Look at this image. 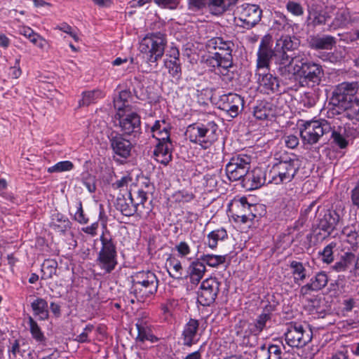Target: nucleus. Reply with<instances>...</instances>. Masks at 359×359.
<instances>
[{
    "mask_svg": "<svg viewBox=\"0 0 359 359\" xmlns=\"http://www.w3.org/2000/svg\"><path fill=\"white\" fill-rule=\"evenodd\" d=\"M297 46L296 40L285 35L277 39L274 49L272 48V37L269 34L264 35L259 43L257 53L256 76L260 87L263 88L266 93L275 92L279 87L277 77L269 72L270 62L273 58L277 65V71L279 73L280 63L283 62L282 56L285 55V51L294 50Z\"/></svg>",
    "mask_w": 359,
    "mask_h": 359,
    "instance_id": "f257e3e1",
    "label": "nucleus"
},
{
    "mask_svg": "<svg viewBox=\"0 0 359 359\" xmlns=\"http://www.w3.org/2000/svg\"><path fill=\"white\" fill-rule=\"evenodd\" d=\"M285 51V55L282 56L283 63L280 62L279 74L286 79H291L295 75L304 79L306 83L313 85L319 84L323 76L322 67L313 62L308 61L306 55L304 53H298L294 57H290Z\"/></svg>",
    "mask_w": 359,
    "mask_h": 359,
    "instance_id": "f03ea898",
    "label": "nucleus"
},
{
    "mask_svg": "<svg viewBox=\"0 0 359 359\" xmlns=\"http://www.w3.org/2000/svg\"><path fill=\"white\" fill-rule=\"evenodd\" d=\"M273 159L274 163L269 172V182L274 184L291 182L300 168L299 158L284 151L276 153Z\"/></svg>",
    "mask_w": 359,
    "mask_h": 359,
    "instance_id": "7ed1b4c3",
    "label": "nucleus"
},
{
    "mask_svg": "<svg viewBox=\"0 0 359 359\" xmlns=\"http://www.w3.org/2000/svg\"><path fill=\"white\" fill-rule=\"evenodd\" d=\"M217 125L212 121L204 123H196L188 126L186 135L191 142L207 149L217 140Z\"/></svg>",
    "mask_w": 359,
    "mask_h": 359,
    "instance_id": "20e7f679",
    "label": "nucleus"
},
{
    "mask_svg": "<svg viewBox=\"0 0 359 359\" xmlns=\"http://www.w3.org/2000/svg\"><path fill=\"white\" fill-rule=\"evenodd\" d=\"M132 100L130 93L122 90L118 98L114 100V107L118 109L116 118L118 119L119 126L126 135H131L135 130V112L133 111L129 101Z\"/></svg>",
    "mask_w": 359,
    "mask_h": 359,
    "instance_id": "39448f33",
    "label": "nucleus"
},
{
    "mask_svg": "<svg viewBox=\"0 0 359 359\" xmlns=\"http://www.w3.org/2000/svg\"><path fill=\"white\" fill-rule=\"evenodd\" d=\"M300 136L304 144H314L324 135L332 131L330 123L325 119L304 122L300 127Z\"/></svg>",
    "mask_w": 359,
    "mask_h": 359,
    "instance_id": "423d86ee",
    "label": "nucleus"
},
{
    "mask_svg": "<svg viewBox=\"0 0 359 359\" xmlns=\"http://www.w3.org/2000/svg\"><path fill=\"white\" fill-rule=\"evenodd\" d=\"M165 43L164 36L158 33L142 39L139 49L142 54L146 55L147 62H155L163 56Z\"/></svg>",
    "mask_w": 359,
    "mask_h": 359,
    "instance_id": "0eeeda50",
    "label": "nucleus"
},
{
    "mask_svg": "<svg viewBox=\"0 0 359 359\" xmlns=\"http://www.w3.org/2000/svg\"><path fill=\"white\" fill-rule=\"evenodd\" d=\"M285 338L288 346L299 348L305 346L311 341L313 332L308 326L291 323L287 326Z\"/></svg>",
    "mask_w": 359,
    "mask_h": 359,
    "instance_id": "6e6552de",
    "label": "nucleus"
},
{
    "mask_svg": "<svg viewBox=\"0 0 359 359\" xmlns=\"http://www.w3.org/2000/svg\"><path fill=\"white\" fill-rule=\"evenodd\" d=\"M102 248L98 254L97 264L106 273H110L117 264L116 246L112 239L104 233L100 236Z\"/></svg>",
    "mask_w": 359,
    "mask_h": 359,
    "instance_id": "1a4fd4ad",
    "label": "nucleus"
},
{
    "mask_svg": "<svg viewBox=\"0 0 359 359\" xmlns=\"http://www.w3.org/2000/svg\"><path fill=\"white\" fill-rule=\"evenodd\" d=\"M250 156L246 154H238L231 158L226 165L225 171L231 181L244 180L250 168Z\"/></svg>",
    "mask_w": 359,
    "mask_h": 359,
    "instance_id": "9d476101",
    "label": "nucleus"
},
{
    "mask_svg": "<svg viewBox=\"0 0 359 359\" xmlns=\"http://www.w3.org/2000/svg\"><path fill=\"white\" fill-rule=\"evenodd\" d=\"M358 90V82H343L339 84L333 92L332 100L334 104L339 107L348 104L349 102L358 99L355 97Z\"/></svg>",
    "mask_w": 359,
    "mask_h": 359,
    "instance_id": "9b49d317",
    "label": "nucleus"
},
{
    "mask_svg": "<svg viewBox=\"0 0 359 359\" xmlns=\"http://www.w3.org/2000/svg\"><path fill=\"white\" fill-rule=\"evenodd\" d=\"M219 282L215 278L203 280L197 292V301L203 306H208L215 302L219 290Z\"/></svg>",
    "mask_w": 359,
    "mask_h": 359,
    "instance_id": "f8f14e48",
    "label": "nucleus"
},
{
    "mask_svg": "<svg viewBox=\"0 0 359 359\" xmlns=\"http://www.w3.org/2000/svg\"><path fill=\"white\" fill-rule=\"evenodd\" d=\"M238 13L239 20L243 23L242 26L249 29L261 20L262 11L257 5L244 4L238 8Z\"/></svg>",
    "mask_w": 359,
    "mask_h": 359,
    "instance_id": "ddd939ff",
    "label": "nucleus"
},
{
    "mask_svg": "<svg viewBox=\"0 0 359 359\" xmlns=\"http://www.w3.org/2000/svg\"><path fill=\"white\" fill-rule=\"evenodd\" d=\"M219 108L226 111L231 117H236L244 106L243 98L236 93H229L220 97Z\"/></svg>",
    "mask_w": 359,
    "mask_h": 359,
    "instance_id": "4468645a",
    "label": "nucleus"
},
{
    "mask_svg": "<svg viewBox=\"0 0 359 359\" xmlns=\"http://www.w3.org/2000/svg\"><path fill=\"white\" fill-rule=\"evenodd\" d=\"M137 336L136 337V347L140 346L146 341L154 343L158 338L154 334L151 325L147 320H139L136 323Z\"/></svg>",
    "mask_w": 359,
    "mask_h": 359,
    "instance_id": "2eb2a0df",
    "label": "nucleus"
},
{
    "mask_svg": "<svg viewBox=\"0 0 359 359\" xmlns=\"http://www.w3.org/2000/svg\"><path fill=\"white\" fill-rule=\"evenodd\" d=\"M206 47L209 50H217L215 53L223 55V56L228 55L233 59L232 51L234 43L231 41L224 40L221 37H214L207 41Z\"/></svg>",
    "mask_w": 359,
    "mask_h": 359,
    "instance_id": "dca6fc26",
    "label": "nucleus"
},
{
    "mask_svg": "<svg viewBox=\"0 0 359 359\" xmlns=\"http://www.w3.org/2000/svg\"><path fill=\"white\" fill-rule=\"evenodd\" d=\"M355 21V18H352L350 12L347 9L341 8L336 12L332 22L328 25V30L345 28Z\"/></svg>",
    "mask_w": 359,
    "mask_h": 359,
    "instance_id": "f3484780",
    "label": "nucleus"
},
{
    "mask_svg": "<svg viewBox=\"0 0 359 359\" xmlns=\"http://www.w3.org/2000/svg\"><path fill=\"white\" fill-rule=\"evenodd\" d=\"M207 62L212 67H217L222 74H226L229 68L233 66V60L228 55L223 56V55L215 53L214 56L207 60Z\"/></svg>",
    "mask_w": 359,
    "mask_h": 359,
    "instance_id": "a211bd4d",
    "label": "nucleus"
},
{
    "mask_svg": "<svg viewBox=\"0 0 359 359\" xmlns=\"http://www.w3.org/2000/svg\"><path fill=\"white\" fill-rule=\"evenodd\" d=\"M271 319L269 313H263L260 314L253 323H247L246 322H241L240 326L248 327L249 334L254 336L259 334L266 327V323Z\"/></svg>",
    "mask_w": 359,
    "mask_h": 359,
    "instance_id": "6ab92c4d",
    "label": "nucleus"
},
{
    "mask_svg": "<svg viewBox=\"0 0 359 359\" xmlns=\"http://www.w3.org/2000/svg\"><path fill=\"white\" fill-rule=\"evenodd\" d=\"M72 223L69 219L60 212H55L51 216L49 226L55 232L65 234L71 229Z\"/></svg>",
    "mask_w": 359,
    "mask_h": 359,
    "instance_id": "aec40b11",
    "label": "nucleus"
},
{
    "mask_svg": "<svg viewBox=\"0 0 359 359\" xmlns=\"http://www.w3.org/2000/svg\"><path fill=\"white\" fill-rule=\"evenodd\" d=\"M238 0H208L207 8L214 15H219L236 4Z\"/></svg>",
    "mask_w": 359,
    "mask_h": 359,
    "instance_id": "412c9836",
    "label": "nucleus"
},
{
    "mask_svg": "<svg viewBox=\"0 0 359 359\" xmlns=\"http://www.w3.org/2000/svg\"><path fill=\"white\" fill-rule=\"evenodd\" d=\"M309 46L316 50H331L336 44V39L330 35L323 36H312L309 41Z\"/></svg>",
    "mask_w": 359,
    "mask_h": 359,
    "instance_id": "4be33fe9",
    "label": "nucleus"
},
{
    "mask_svg": "<svg viewBox=\"0 0 359 359\" xmlns=\"http://www.w3.org/2000/svg\"><path fill=\"white\" fill-rule=\"evenodd\" d=\"M339 216L334 212H327L319 220L318 228L330 234L336 227Z\"/></svg>",
    "mask_w": 359,
    "mask_h": 359,
    "instance_id": "5701e85b",
    "label": "nucleus"
},
{
    "mask_svg": "<svg viewBox=\"0 0 359 359\" xmlns=\"http://www.w3.org/2000/svg\"><path fill=\"white\" fill-rule=\"evenodd\" d=\"M198 326L199 323L195 319H190L186 324L183 331L184 345L191 346L197 341L196 338L197 337Z\"/></svg>",
    "mask_w": 359,
    "mask_h": 359,
    "instance_id": "b1692460",
    "label": "nucleus"
},
{
    "mask_svg": "<svg viewBox=\"0 0 359 359\" xmlns=\"http://www.w3.org/2000/svg\"><path fill=\"white\" fill-rule=\"evenodd\" d=\"M147 280V285H137V294H136V300L144 303L156 290L158 283H154V279Z\"/></svg>",
    "mask_w": 359,
    "mask_h": 359,
    "instance_id": "393cba45",
    "label": "nucleus"
},
{
    "mask_svg": "<svg viewBox=\"0 0 359 359\" xmlns=\"http://www.w3.org/2000/svg\"><path fill=\"white\" fill-rule=\"evenodd\" d=\"M171 144L165 143H158L154 151V155L156 160L163 165H167L172 159L170 151Z\"/></svg>",
    "mask_w": 359,
    "mask_h": 359,
    "instance_id": "a878e982",
    "label": "nucleus"
},
{
    "mask_svg": "<svg viewBox=\"0 0 359 359\" xmlns=\"http://www.w3.org/2000/svg\"><path fill=\"white\" fill-rule=\"evenodd\" d=\"M205 271V264L199 259L193 262L189 267L191 282L194 284H198L203 277Z\"/></svg>",
    "mask_w": 359,
    "mask_h": 359,
    "instance_id": "bb28decb",
    "label": "nucleus"
},
{
    "mask_svg": "<svg viewBox=\"0 0 359 359\" xmlns=\"http://www.w3.org/2000/svg\"><path fill=\"white\" fill-rule=\"evenodd\" d=\"M34 314L39 316V320H44L48 318V302L42 298H36L31 304Z\"/></svg>",
    "mask_w": 359,
    "mask_h": 359,
    "instance_id": "cd10ccee",
    "label": "nucleus"
},
{
    "mask_svg": "<svg viewBox=\"0 0 359 359\" xmlns=\"http://www.w3.org/2000/svg\"><path fill=\"white\" fill-rule=\"evenodd\" d=\"M354 260L355 255L353 253L346 252L341 257L339 260L332 266V268L337 272L345 271L349 269Z\"/></svg>",
    "mask_w": 359,
    "mask_h": 359,
    "instance_id": "c85d7f7f",
    "label": "nucleus"
},
{
    "mask_svg": "<svg viewBox=\"0 0 359 359\" xmlns=\"http://www.w3.org/2000/svg\"><path fill=\"white\" fill-rule=\"evenodd\" d=\"M57 262L53 259H45L41 265V278L44 280L50 279L56 275Z\"/></svg>",
    "mask_w": 359,
    "mask_h": 359,
    "instance_id": "c756f323",
    "label": "nucleus"
},
{
    "mask_svg": "<svg viewBox=\"0 0 359 359\" xmlns=\"http://www.w3.org/2000/svg\"><path fill=\"white\" fill-rule=\"evenodd\" d=\"M28 325L32 338L39 344H45L46 338L37 323L32 316L28 317Z\"/></svg>",
    "mask_w": 359,
    "mask_h": 359,
    "instance_id": "7c9ffc66",
    "label": "nucleus"
},
{
    "mask_svg": "<svg viewBox=\"0 0 359 359\" xmlns=\"http://www.w3.org/2000/svg\"><path fill=\"white\" fill-rule=\"evenodd\" d=\"M111 146L114 152L122 157L126 158L130 154V143L128 140L123 139L114 140Z\"/></svg>",
    "mask_w": 359,
    "mask_h": 359,
    "instance_id": "2f4dec72",
    "label": "nucleus"
},
{
    "mask_svg": "<svg viewBox=\"0 0 359 359\" xmlns=\"http://www.w3.org/2000/svg\"><path fill=\"white\" fill-rule=\"evenodd\" d=\"M340 107L343 108L346 112V116L352 121H359V98L348 103L344 104Z\"/></svg>",
    "mask_w": 359,
    "mask_h": 359,
    "instance_id": "473e14b6",
    "label": "nucleus"
},
{
    "mask_svg": "<svg viewBox=\"0 0 359 359\" xmlns=\"http://www.w3.org/2000/svg\"><path fill=\"white\" fill-rule=\"evenodd\" d=\"M227 237V233L224 229H219L211 231L208 235V245L214 249L217 247L219 241H224Z\"/></svg>",
    "mask_w": 359,
    "mask_h": 359,
    "instance_id": "72a5a7b5",
    "label": "nucleus"
},
{
    "mask_svg": "<svg viewBox=\"0 0 359 359\" xmlns=\"http://www.w3.org/2000/svg\"><path fill=\"white\" fill-rule=\"evenodd\" d=\"M103 97V93L100 90H93L83 93L82 99L79 101L80 105L88 106L95 103L98 99Z\"/></svg>",
    "mask_w": 359,
    "mask_h": 359,
    "instance_id": "f704fd0d",
    "label": "nucleus"
},
{
    "mask_svg": "<svg viewBox=\"0 0 359 359\" xmlns=\"http://www.w3.org/2000/svg\"><path fill=\"white\" fill-rule=\"evenodd\" d=\"M199 260L202 261L203 264L205 263L211 267H217L219 265L225 262L226 255L207 254L201 256Z\"/></svg>",
    "mask_w": 359,
    "mask_h": 359,
    "instance_id": "c9c22d12",
    "label": "nucleus"
},
{
    "mask_svg": "<svg viewBox=\"0 0 359 359\" xmlns=\"http://www.w3.org/2000/svg\"><path fill=\"white\" fill-rule=\"evenodd\" d=\"M290 266L292 269V274L294 276L295 283H297L299 280L303 281L306 278V271L302 263L297 261H292Z\"/></svg>",
    "mask_w": 359,
    "mask_h": 359,
    "instance_id": "e433bc0d",
    "label": "nucleus"
},
{
    "mask_svg": "<svg viewBox=\"0 0 359 359\" xmlns=\"http://www.w3.org/2000/svg\"><path fill=\"white\" fill-rule=\"evenodd\" d=\"M8 351L12 359H26V355H29L18 340L14 341Z\"/></svg>",
    "mask_w": 359,
    "mask_h": 359,
    "instance_id": "4c0bfd02",
    "label": "nucleus"
},
{
    "mask_svg": "<svg viewBox=\"0 0 359 359\" xmlns=\"http://www.w3.org/2000/svg\"><path fill=\"white\" fill-rule=\"evenodd\" d=\"M328 282V278L325 272L318 273L314 278L310 280V284L313 287V290L318 291L325 287Z\"/></svg>",
    "mask_w": 359,
    "mask_h": 359,
    "instance_id": "58836bf2",
    "label": "nucleus"
},
{
    "mask_svg": "<svg viewBox=\"0 0 359 359\" xmlns=\"http://www.w3.org/2000/svg\"><path fill=\"white\" fill-rule=\"evenodd\" d=\"M128 198L131 205L126 203L124 200H120L118 203L121 212L125 217H130L135 214V205H133V198L131 191L128 192Z\"/></svg>",
    "mask_w": 359,
    "mask_h": 359,
    "instance_id": "ea45409f",
    "label": "nucleus"
},
{
    "mask_svg": "<svg viewBox=\"0 0 359 359\" xmlns=\"http://www.w3.org/2000/svg\"><path fill=\"white\" fill-rule=\"evenodd\" d=\"M151 278L154 279V283H158L156 275L150 271H142L136 273V294H137V285H147V280H151Z\"/></svg>",
    "mask_w": 359,
    "mask_h": 359,
    "instance_id": "a19ab883",
    "label": "nucleus"
},
{
    "mask_svg": "<svg viewBox=\"0 0 359 359\" xmlns=\"http://www.w3.org/2000/svg\"><path fill=\"white\" fill-rule=\"evenodd\" d=\"M337 247V243L332 242L326 245L323 250L319 252L321 260L326 264H330L334 261V250Z\"/></svg>",
    "mask_w": 359,
    "mask_h": 359,
    "instance_id": "79ce46f5",
    "label": "nucleus"
},
{
    "mask_svg": "<svg viewBox=\"0 0 359 359\" xmlns=\"http://www.w3.org/2000/svg\"><path fill=\"white\" fill-rule=\"evenodd\" d=\"M330 18V16L325 11L320 13L314 12L311 13L309 16V19L311 20V23L314 26L324 25Z\"/></svg>",
    "mask_w": 359,
    "mask_h": 359,
    "instance_id": "37998d69",
    "label": "nucleus"
},
{
    "mask_svg": "<svg viewBox=\"0 0 359 359\" xmlns=\"http://www.w3.org/2000/svg\"><path fill=\"white\" fill-rule=\"evenodd\" d=\"M165 66L168 69V72L174 77H179L181 73V67L179 60L166 59Z\"/></svg>",
    "mask_w": 359,
    "mask_h": 359,
    "instance_id": "c03bdc74",
    "label": "nucleus"
},
{
    "mask_svg": "<svg viewBox=\"0 0 359 359\" xmlns=\"http://www.w3.org/2000/svg\"><path fill=\"white\" fill-rule=\"evenodd\" d=\"M74 167L73 163L69 161H60L55 165L48 168V172H59L71 170Z\"/></svg>",
    "mask_w": 359,
    "mask_h": 359,
    "instance_id": "a18cd8bd",
    "label": "nucleus"
},
{
    "mask_svg": "<svg viewBox=\"0 0 359 359\" xmlns=\"http://www.w3.org/2000/svg\"><path fill=\"white\" fill-rule=\"evenodd\" d=\"M94 330V325L88 324L83 329V332L76 336L75 340L79 343H88L90 341L89 334Z\"/></svg>",
    "mask_w": 359,
    "mask_h": 359,
    "instance_id": "49530a36",
    "label": "nucleus"
},
{
    "mask_svg": "<svg viewBox=\"0 0 359 359\" xmlns=\"http://www.w3.org/2000/svg\"><path fill=\"white\" fill-rule=\"evenodd\" d=\"M286 8L289 13L295 16H301L304 14V8L302 5L293 1H289L287 3Z\"/></svg>",
    "mask_w": 359,
    "mask_h": 359,
    "instance_id": "de8ad7c7",
    "label": "nucleus"
},
{
    "mask_svg": "<svg viewBox=\"0 0 359 359\" xmlns=\"http://www.w3.org/2000/svg\"><path fill=\"white\" fill-rule=\"evenodd\" d=\"M170 266L172 267V272L169 271L170 275L175 278H182V267L181 263L175 259H170Z\"/></svg>",
    "mask_w": 359,
    "mask_h": 359,
    "instance_id": "09e8293b",
    "label": "nucleus"
},
{
    "mask_svg": "<svg viewBox=\"0 0 359 359\" xmlns=\"http://www.w3.org/2000/svg\"><path fill=\"white\" fill-rule=\"evenodd\" d=\"M76 207V212L74 213V219L81 224H87L88 222V218L84 215L81 201H78Z\"/></svg>",
    "mask_w": 359,
    "mask_h": 359,
    "instance_id": "8fccbe9b",
    "label": "nucleus"
},
{
    "mask_svg": "<svg viewBox=\"0 0 359 359\" xmlns=\"http://www.w3.org/2000/svg\"><path fill=\"white\" fill-rule=\"evenodd\" d=\"M245 181H248V182L252 181V184L250 186V189H257L264 183V182L262 181V177H258V176L256 177L255 175V173H249V172L243 180V182H245Z\"/></svg>",
    "mask_w": 359,
    "mask_h": 359,
    "instance_id": "3c124183",
    "label": "nucleus"
},
{
    "mask_svg": "<svg viewBox=\"0 0 359 359\" xmlns=\"http://www.w3.org/2000/svg\"><path fill=\"white\" fill-rule=\"evenodd\" d=\"M21 56L18 55L15 60L13 66L10 68V75L13 79H18L22 74V70L20 67Z\"/></svg>",
    "mask_w": 359,
    "mask_h": 359,
    "instance_id": "603ef678",
    "label": "nucleus"
},
{
    "mask_svg": "<svg viewBox=\"0 0 359 359\" xmlns=\"http://www.w3.org/2000/svg\"><path fill=\"white\" fill-rule=\"evenodd\" d=\"M158 140V143H165L171 144L170 142V135L169 132L166 129V128H163L162 130H159L156 133V137H154Z\"/></svg>",
    "mask_w": 359,
    "mask_h": 359,
    "instance_id": "864d4df0",
    "label": "nucleus"
},
{
    "mask_svg": "<svg viewBox=\"0 0 359 359\" xmlns=\"http://www.w3.org/2000/svg\"><path fill=\"white\" fill-rule=\"evenodd\" d=\"M177 251L181 257H187L191 252V249L187 243L181 241L175 246Z\"/></svg>",
    "mask_w": 359,
    "mask_h": 359,
    "instance_id": "5fc2aeb1",
    "label": "nucleus"
},
{
    "mask_svg": "<svg viewBox=\"0 0 359 359\" xmlns=\"http://www.w3.org/2000/svg\"><path fill=\"white\" fill-rule=\"evenodd\" d=\"M270 359H281L282 351L279 346L271 344L268 346Z\"/></svg>",
    "mask_w": 359,
    "mask_h": 359,
    "instance_id": "6e6d98bb",
    "label": "nucleus"
},
{
    "mask_svg": "<svg viewBox=\"0 0 359 359\" xmlns=\"http://www.w3.org/2000/svg\"><path fill=\"white\" fill-rule=\"evenodd\" d=\"M206 5L205 0H189V8L192 11H198Z\"/></svg>",
    "mask_w": 359,
    "mask_h": 359,
    "instance_id": "4d7b16f0",
    "label": "nucleus"
},
{
    "mask_svg": "<svg viewBox=\"0 0 359 359\" xmlns=\"http://www.w3.org/2000/svg\"><path fill=\"white\" fill-rule=\"evenodd\" d=\"M285 145L290 149H294L299 144V138L297 135H290L284 137Z\"/></svg>",
    "mask_w": 359,
    "mask_h": 359,
    "instance_id": "13d9d810",
    "label": "nucleus"
},
{
    "mask_svg": "<svg viewBox=\"0 0 359 359\" xmlns=\"http://www.w3.org/2000/svg\"><path fill=\"white\" fill-rule=\"evenodd\" d=\"M57 28L63 32L69 34L76 41L79 40V36L72 30V27L67 23H62L58 25Z\"/></svg>",
    "mask_w": 359,
    "mask_h": 359,
    "instance_id": "bf43d9fd",
    "label": "nucleus"
},
{
    "mask_svg": "<svg viewBox=\"0 0 359 359\" xmlns=\"http://www.w3.org/2000/svg\"><path fill=\"white\" fill-rule=\"evenodd\" d=\"M332 137L334 142L337 144L341 148H345L347 146V142L345 138L337 131H332Z\"/></svg>",
    "mask_w": 359,
    "mask_h": 359,
    "instance_id": "052dcab7",
    "label": "nucleus"
},
{
    "mask_svg": "<svg viewBox=\"0 0 359 359\" xmlns=\"http://www.w3.org/2000/svg\"><path fill=\"white\" fill-rule=\"evenodd\" d=\"M266 109L262 106H257L254 109V116L259 120H264L268 117Z\"/></svg>",
    "mask_w": 359,
    "mask_h": 359,
    "instance_id": "680f3d73",
    "label": "nucleus"
},
{
    "mask_svg": "<svg viewBox=\"0 0 359 359\" xmlns=\"http://www.w3.org/2000/svg\"><path fill=\"white\" fill-rule=\"evenodd\" d=\"M255 359H270V354L268 346L265 345L262 346L258 351Z\"/></svg>",
    "mask_w": 359,
    "mask_h": 359,
    "instance_id": "e2e57ef3",
    "label": "nucleus"
},
{
    "mask_svg": "<svg viewBox=\"0 0 359 359\" xmlns=\"http://www.w3.org/2000/svg\"><path fill=\"white\" fill-rule=\"evenodd\" d=\"M98 228V223L94 222L90 226L82 228V231L91 236H95L97 234V230Z\"/></svg>",
    "mask_w": 359,
    "mask_h": 359,
    "instance_id": "0e129e2a",
    "label": "nucleus"
},
{
    "mask_svg": "<svg viewBox=\"0 0 359 359\" xmlns=\"http://www.w3.org/2000/svg\"><path fill=\"white\" fill-rule=\"evenodd\" d=\"M351 201L353 205L359 207V184L352 190Z\"/></svg>",
    "mask_w": 359,
    "mask_h": 359,
    "instance_id": "69168bd1",
    "label": "nucleus"
},
{
    "mask_svg": "<svg viewBox=\"0 0 359 359\" xmlns=\"http://www.w3.org/2000/svg\"><path fill=\"white\" fill-rule=\"evenodd\" d=\"M177 0H163L162 4H161L159 6L170 9H174L177 7Z\"/></svg>",
    "mask_w": 359,
    "mask_h": 359,
    "instance_id": "338daca9",
    "label": "nucleus"
},
{
    "mask_svg": "<svg viewBox=\"0 0 359 359\" xmlns=\"http://www.w3.org/2000/svg\"><path fill=\"white\" fill-rule=\"evenodd\" d=\"M207 185L210 187V188H214L216 187L217 184V177L215 175H205V177Z\"/></svg>",
    "mask_w": 359,
    "mask_h": 359,
    "instance_id": "774afa93",
    "label": "nucleus"
}]
</instances>
